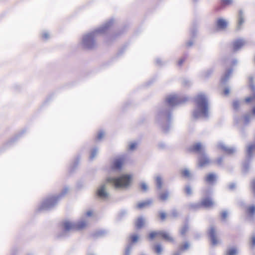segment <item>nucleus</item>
I'll return each instance as SVG.
<instances>
[{"instance_id": "f8f14e48", "label": "nucleus", "mask_w": 255, "mask_h": 255, "mask_svg": "<svg viewBox=\"0 0 255 255\" xmlns=\"http://www.w3.org/2000/svg\"><path fill=\"white\" fill-rule=\"evenodd\" d=\"M246 213L249 218L253 220L255 217V205H252L246 208Z\"/></svg>"}, {"instance_id": "f704fd0d", "label": "nucleus", "mask_w": 255, "mask_h": 255, "mask_svg": "<svg viewBox=\"0 0 255 255\" xmlns=\"http://www.w3.org/2000/svg\"><path fill=\"white\" fill-rule=\"evenodd\" d=\"M188 230V226L187 224L184 225L180 230V234L182 236L184 235Z\"/></svg>"}, {"instance_id": "ea45409f", "label": "nucleus", "mask_w": 255, "mask_h": 255, "mask_svg": "<svg viewBox=\"0 0 255 255\" xmlns=\"http://www.w3.org/2000/svg\"><path fill=\"white\" fill-rule=\"evenodd\" d=\"M79 161L80 159L78 157L75 160L72 165V170H74L78 165L79 163Z\"/></svg>"}, {"instance_id": "423d86ee", "label": "nucleus", "mask_w": 255, "mask_h": 255, "mask_svg": "<svg viewBox=\"0 0 255 255\" xmlns=\"http://www.w3.org/2000/svg\"><path fill=\"white\" fill-rule=\"evenodd\" d=\"M126 157L122 155L121 157L116 158L112 165V170L115 171H120L122 170L123 165L125 161Z\"/></svg>"}, {"instance_id": "473e14b6", "label": "nucleus", "mask_w": 255, "mask_h": 255, "mask_svg": "<svg viewBox=\"0 0 255 255\" xmlns=\"http://www.w3.org/2000/svg\"><path fill=\"white\" fill-rule=\"evenodd\" d=\"M249 169H250L249 163L246 162L245 163H244L243 164V169H242L243 172L244 173H247L248 172V171L249 170Z\"/></svg>"}, {"instance_id": "5fc2aeb1", "label": "nucleus", "mask_w": 255, "mask_h": 255, "mask_svg": "<svg viewBox=\"0 0 255 255\" xmlns=\"http://www.w3.org/2000/svg\"><path fill=\"white\" fill-rule=\"evenodd\" d=\"M158 146L161 148H164L166 146V145L163 142H160L158 144Z\"/></svg>"}, {"instance_id": "a878e982", "label": "nucleus", "mask_w": 255, "mask_h": 255, "mask_svg": "<svg viewBox=\"0 0 255 255\" xmlns=\"http://www.w3.org/2000/svg\"><path fill=\"white\" fill-rule=\"evenodd\" d=\"M98 153V149L97 147L92 148L90 153V159L93 160Z\"/></svg>"}, {"instance_id": "f3484780", "label": "nucleus", "mask_w": 255, "mask_h": 255, "mask_svg": "<svg viewBox=\"0 0 255 255\" xmlns=\"http://www.w3.org/2000/svg\"><path fill=\"white\" fill-rule=\"evenodd\" d=\"M228 25L227 21L223 19L219 18L216 22V26L218 29H225Z\"/></svg>"}, {"instance_id": "cd10ccee", "label": "nucleus", "mask_w": 255, "mask_h": 255, "mask_svg": "<svg viewBox=\"0 0 255 255\" xmlns=\"http://www.w3.org/2000/svg\"><path fill=\"white\" fill-rule=\"evenodd\" d=\"M181 173L183 176L186 178H189L191 176L190 170L187 168H185L182 170Z\"/></svg>"}, {"instance_id": "c85d7f7f", "label": "nucleus", "mask_w": 255, "mask_h": 255, "mask_svg": "<svg viewBox=\"0 0 255 255\" xmlns=\"http://www.w3.org/2000/svg\"><path fill=\"white\" fill-rule=\"evenodd\" d=\"M232 0H220V5L221 7H225L231 4Z\"/></svg>"}, {"instance_id": "6e6d98bb", "label": "nucleus", "mask_w": 255, "mask_h": 255, "mask_svg": "<svg viewBox=\"0 0 255 255\" xmlns=\"http://www.w3.org/2000/svg\"><path fill=\"white\" fill-rule=\"evenodd\" d=\"M185 58H182L178 61V65L181 66L183 63L185 61Z\"/></svg>"}, {"instance_id": "bb28decb", "label": "nucleus", "mask_w": 255, "mask_h": 255, "mask_svg": "<svg viewBox=\"0 0 255 255\" xmlns=\"http://www.w3.org/2000/svg\"><path fill=\"white\" fill-rule=\"evenodd\" d=\"M189 207L191 209L196 210L201 208V204L200 202L190 203L189 204Z\"/></svg>"}, {"instance_id": "de8ad7c7", "label": "nucleus", "mask_w": 255, "mask_h": 255, "mask_svg": "<svg viewBox=\"0 0 255 255\" xmlns=\"http://www.w3.org/2000/svg\"><path fill=\"white\" fill-rule=\"evenodd\" d=\"M228 217V212L224 211L221 213V218L222 219H225Z\"/></svg>"}, {"instance_id": "aec40b11", "label": "nucleus", "mask_w": 255, "mask_h": 255, "mask_svg": "<svg viewBox=\"0 0 255 255\" xmlns=\"http://www.w3.org/2000/svg\"><path fill=\"white\" fill-rule=\"evenodd\" d=\"M255 151V143L249 145L247 149V156L248 159H250L253 156V153Z\"/></svg>"}, {"instance_id": "c9c22d12", "label": "nucleus", "mask_w": 255, "mask_h": 255, "mask_svg": "<svg viewBox=\"0 0 255 255\" xmlns=\"http://www.w3.org/2000/svg\"><path fill=\"white\" fill-rule=\"evenodd\" d=\"M159 231H154L149 233L148 238L150 240H153L155 237L159 236Z\"/></svg>"}, {"instance_id": "4be33fe9", "label": "nucleus", "mask_w": 255, "mask_h": 255, "mask_svg": "<svg viewBox=\"0 0 255 255\" xmlns=\"http://www.w3.org/2000/svg\"><path fill=\"white\" fill-rule=\"evenodd\" d=\"M244 42L242 40H236L233 44L234 50H237L241 48L244 45Z\"/></svg>"}, {"instance_id": "a18cd8bd", "label": "nucleus", "mask_w": 255, "mask_h": 255, "mask_svg": "<svg viewBox=\"0 0 255 255\" xmlns=\"http://www.w3.org/2000/svg\"><path fill=\"white\" fill-rule=\"evenodd\" d=\"M159 215L160 219L162 220H164L165 219L166 217V214L164 212H159Z\"/></svg>"}, {"instance_id": "412c9836", "label": "nucleus", "mask_w": 255, "mask_h": 255, "mask_svg": "<svg viewBox=\"0 0 255 255\" xmlns=\"http://www.w3.org/2000/svg\"><path fill=\"white\" fill-rule=\"evenodd\" d=\"M217 178V176L216 174L211 173L206 176L205 181L209 183H212L216 180Z\"/></svg>"}, {"instance_id": "bf43d9fd", "label": "nucleus", "mask_w": 255, "mask_h": 255, "mask_svg": "<svg viewBox=\"0 0 255 255\" xmlns=\"http://www.w3.org/2000/svg\"><path fill=\"white\" fill-rule=\"evenodd\" d=\"M48 34H44L43 35V37H44L45 38H47L48 37Z\"/></svg>"}, {"instance_id": "37998d69", "label": "nucleus", "mask_w": 255, "mask_h": 255, "mask_svg": "<svg viewBox=\"0 0 255 255\" xmlns=\"http://www.w3.org/2000/svg\"><path fill=\"white\" fill-rule=\"evenodd\" d=\"M251 188L254 196H255V179L251 182Z\"/></svg>"}, {"instance_id": "9b49d317", "label": "nucleus", "mask_w": 255, "mask_h": 255, "mask_svg": "<svg viewBox=\"0 0 255 255\" xmlns=\"http://www.w3.org/2000/svg\"><path fill=\"white\" fill-rule=\"evenodd\" d=\"M208 234L211 239L212 244L213 245H216L218 243V241L216 237V231L214 227H210L208 231Z\"/></svg>"}, {"instance_id": "f257e3e1", "label": "nucleus", "mask_w": 255, "mask_h": 255, "mask_svg": "<svg viewBox=\"0 0 255 255\" xmlns=\"http://www.w3.org/2000/svg\"><path fill=\"white\" fill-rule=\"evenodd\" d=\"M188 100V97H168L164 105L157 110L154 122L163 132L167 133L172 127V111L174 109L184 104Z\"/></svg>"}, {"instance_id": "6ab92c4d", "label": "nucleus", "mask_w": 255, "mask_h": 255, "mask_svg": "<svg viewBox=\"0 0 255 255\" xmlns=\"http://www.w3.org/2000/svg\"><path fill=\"white\" fill-rule=\"evenodd\" d=\"M146 220L143 217H138L135 221V226L137 229H141L145 225Z\"/></svg>"}, {"instance_id": "9d476101", "label": "nucleus", "mask_w": 255, "mask_h": 255, "mask_svg": "<svg viewBox=\"0 0 255 255\" xmlns=\"http://www.w3.org/2000/svg\"><path fill=\"white\" fill-rule=\"evenodd\" d=\"M210 163V160L205 152L199 155L198 157V166L199 167H204Z\"/></svg>"}, {"instance_id": "1a4fd4ad", "label": "nucleus", "mask_w": 255, "mask_h": 255, "mask_svg": "<svg viewBox=\"0 0 255 255\" xmlns=\"http://www.w3.org/2000/svg\"><path fill=\"white\" fill-rule=\"evenodd\" d=\"M190 150L200 155L205 152V146L201 142L196 143L190 147Z\"/></svg>"}, {"instance_id": "603ef678", "label": "nucleus", "mask_w": 255, "mask_h": 255, "mask_svg": "<svg viewBox=\"0 0 255 255\" xmlns=\"http://www.w3.org/2000/svg\"><path fill=\"white\" fill-rule=\"evenodd\" d=\"M223 94L225 95H227L230 94V89L228 88H226L223 91Z\"/></svg>"}, {"instance_id": "6e6552de", "label": "nucleus", "mask_w": 255, "mask_h": 255, "mask_svg": "<svg viewBox=\"0 0 255 255\" xmlns=\"http://www.w3.org/2000/svg\"><path fill=\"white\" fill-rule=\"evenodd\" d=\"M83 43L86 48H92L95 44V39L92 34H87L83 39Z\"/></svg>"}, {"instance_id": "680f3d73", "label": "nucleus", "mask_w": 255, "mask_h": 255, "mask_svg": "<svg viewBox=\"0 0 255 255\" xmlns=\"http://www.w3.org/2000/svg\"><path fill=\"white\" fill-rule=\"evenodd\" d=\"M219 9V8H216V10H218Z\"/></svg>"}, {"instance_id": "0eeeda50", "label": "nucleus", "mask_w": 255, "mask_h": 255, "mask_svg": "<svg viewBox=\"0 0 255 255\" xmlns=\"http://www.w3.org/2000/svg\"><path fill=\"white\" fill-rule=\"evenodd\" d=\"M252 102L253 104H255V97H249L245 100H236L233 103V107L234 110H238L240 107L245 103H249Z\"/></svg>"}, {"instance_id": "2eb2a0df", "label": "nucleus", "mask_w": 255, "mask_h": 255, "mask_svg": "<svg viewBox=\"0 0 255 255\" xmlns=\"http://www.w3.org/2000/svg\"><path fill=\"white\" fill-rule=\"evenodd\" d=\"M239 253V250L236 247H228L224 253V255H238Z\"/></svg>"}, {"instance_id": "4468645a", "label": "nucleus", "mask_w": 255, "mask_h": 255, "mask_svg": "<svg viewBox=\"0 0 255 255\" xmlns=\"http://www.w3.org/2000/svg\"><path fill=\"white\" fill-rule=\"evenodd\" d=\"M254 116L255 117V107L253 109L252 113H248L244 115L243 117L244 123L245 125L248 124Z\"/></svg>"}, {"instance_id": "3c124183", "label": "nucleus", "mask_w": 255, "mask_h": 255, "mask_svg": "<svg viewBox=\"0 0 255 255\" xmlns=\"http://www.w3.org/2000/svg\"><path fill=\"white\" fill-rule=\"evenodd\" d=\"M251 244L253 246H255V235H253L251 238Z\"/></svg>"}, {"instance_id": "49530a36", "label": "nucleus", "mask_w": 255, "mask_h": 255, "mask_svg": "<svg viewBox=\"0 0 255 255\" xmlns=\"http://www.w3.org/2000/svg\"><path fill=\"white\" fill-rule=\"evenodd\" d=\"M243 22H244V18L242 15V14L241 13L240 15L239 18V20H238L239 26H241L243 24Z\"/></svg>"}, {"instance_id": "5701e85b", "label": "nucleus", "mask_w": 255, "mask_h": 255, "mask_svg": "<svg viewBox=\"0 0 255 255\" xmlns=\"http://www.w3.org/2000/svg\"><path fill=\"white\" fill-rule=\"evenodd\" d=\"M155 184L156 188L160 190L162 187L163 179L160 176H157L155 177Z\"/></svg>"}, {"instance_id": "8fccbe9b", "label": "nucleus", "mask_w": 255, "mask_h": 255, "mask_svg": "<svg viewBox=\"0 0 255 255\" xmlns=\"http://www.w3.org/2000/svg\"><path fill=\"white\" fill-rule=\"evenodd\" d=\"M228 187L229 189L233 190L236 188V184L234 183H231L229 184Z\"/></svg>"}, {"instance_id": "a19ab883", "label": "nucleus", "mask_w": 255, "mask_h": 255, "mask_svg": "<svg viewBox=\"0 0 255 255\" xmlns=\"http://www.w3.org/2000/svg\"><path fill=\"white\" fill-rule=\"evenodd\" d=\"M189 247V244L188 242H186L183 245L180 247V250L184 251L187 250Z\"/></svg>"}, {"instance_id": "4c0bfd02", "label": "nucleus", "mask_w": 255, "mask_h": 255, "mask_svg": "<svg viewBox=\"0 0 255 255\" xmlns=\"http://www.w3.org/2000/svg\"><path fill=\"white\" fill-rule=\"evenodd\" d=\"M128 214V211L126 209H122L119 213V216L121 219Z\"/></svg>"}, {"instance_id": "a211bd4d", "label": "nucleus", "mask_w": 255, "mask_h": 255, "mask_svg": "<svg viewBox=\"0 0 255 255\" xmlns=\"http://www.w3.org/2000/svg\"><path fill=\"white\" fill-rule=\"evenodd\" d=\"M159 236H160L163 239L168 242H173L174 240L170 234L165 231H159Z\"/></svg>"}, {"instance_id": "4d7b16f0", "label": "nucleus", "mask_w": 255, "mask_h": 255, "mask_svg": "<svg viewBox=\"0 0 255 255\" xmlns=\"http://www.w3.org/2000/svg\"><path fill=\"white\" fill-rule=\"evenodd\" d=\"M86 215L88 217H91L92 215V212L91 211H88L86 212Z\"/></svg>"}, {"instance_id": "2f4dec72", "label": "nucleus", "mask_w": 255, "mask_h": 255, "mask_svg": "<svg viewBox=\"0 0 255 255\" xmlns=\"http://www.w3.org/2000/svg\"><path fill=\"white\" fill-rule=\"evenodd\" d=\"M137 146V143L135 142H130L128 146V150L129 151H133Z\"/></svg>"}, {"instance_id": "ddd939ff", "label": "nucleus", "mask_w": 255, "mask_h": 255, "mask_svg": "<svg viewBox=\"0 0 255 255\" xmlns=\"http://www.w3.org/2000/svg\"><path fill=\"white\" fill-rule=\"evenodd\" d=\"M218 147L228 154L233 153L236 151L235 147H228L226 146L225 144L222 142H220L218 144Z\"/></svg>"}, {"instance_id": "c756f323", "label": "nucleus", "mask_w": 255, "mask_h": 255, "mask_svg": "<svg viewBox=\"0 0 255 255\" xmlns=\"http://www.w3.org/2000/svg\"><path fill=\"white\" fill-rule=\"evenodd\" d=\"M132 249L131 244H129L126 248L124 255H130Z\"/></svg>"}, {"instance_id": "393cba45", "label": "nucleus", "mask_w": 255, "mask_h": 255, "mask_svg": "<svg viewBox=\"0 0 255 255\" xmlns=\"http://www.w3.org/2000/svg\"><path fill=\"white\" fill-rule=\"evenodd\" d=\"M152 203V201L151 200H148L144 202H142L138 203L136 205V208L138 209H142L149 204H150Z\"/></svg>"}, {"instance_id": "58836bf2", "label": "nucleus", "mask_w": 255, "mask_h": 255, "mask_svg": "<svg viewBox=\"0 0 255 255\" xmlns=\"http://www.w3.org/2000/svg\"><path fill=\"white\" fill-rule=\"evenodd\" d=\"M141 190L144 191H146L148 190V186L145 182H141L140 184Z\"/></svg>"}, {"instance_id": "e433bc0d", "label": "nucleus", "mask_w": 255, "mask_h": 255, "mask_svg": "<svg viewBox=\"0 0 255 255\" xmlns=\"http://www.w3.org/2000/svg\"><path fill=\"white\" fill-rule=\"evenodd\" d=\"M185 192L188 195H191L192 194V190L189 185H186L185 187Z\"/></svg>"}, {"instance_id": "7ed1b4c3", "label": "nucleus", "mask_w": 255, "mask_h": 255, "mask_svg": "<svg viewBox=\"0 0 255 255\" xmlns=\"http://www.w3.org/2000/svg\"><path fill=\"white\" fill-rule=\"evenodd\" d=\"M193 117L196 119L207 120L210 116V102L207 97H195Z\"/></svg>"}, {"instance_id": "7c9ffc66", "label": "nucleus", "mask_w": 255, "mask_h": 255, "mask_svg": "<svg viewBox=\"0 0 255 255\" xmlns=\"http://www.w3.org/2000/svg\"><path fill=\"white\" fill-rule=\"evenodd\" d=\"M154 249L155 252H156V253L157 255H160L161 254L163 249L160 245L157 244V245H155L154 247Z\"/></svg>"}, {"instance_id": "b1692460", "label": "nucleus", "mask_w": 255, "mask_h": 255, "mask_svg": "<svg viewBox=\"0 0 255 255\" xmlns=\"http://www.w3.org/2000/svg\"><path fill=\"white\" fill-rule=\"evenodd\" d=\"M169 193L166 191L163 192H160L158 195L159 199L161 201L167 200L169 197Z\"/></svg>"}, {"instance_id": "79ce46f5", "label": "nucleus", "mask_w": 255, "mask_h": 255, "mask_svg": "<svg viewBox=\"0 0 255 255\" xmlns=\"http://www.w3.org/2000/svg\"><path fill=\"white\" fill-rule=\"evenodd\" d=\"M171 216L173 218H176L178 216V212L176 209H173L171 211Z\"/></svg>"}, {"instance_id": "052dcab7", "label": "nucleus", "mask_w": 255, "mask_h": 255, "mask_svg": "<svg viewBox=\"0 0 255 255\" xmlns=\"http://www.w3.org/2000/svg\"><path fill=\"white\" fill-rule=\"evenodd\" d=\"M174 255H180V254L179 252H177V253H175Z\"/></svg>"}, {"instance_id": "39448f33", "label": "nucleus", "mask_w": 255, "mask_h": 255, "mask_svg": "<svg viewBox=\"0 0 255 255\" xmlns=\"http://www.w3.org/2000/svg\"><path fill=\"white\" fill-rule=\"evenodd\" d=\"M88 224V221L85 218L82 219L78 222L75 223L69 221H65L63 223V230L59 233L58 237L61 238H65L69 235L70 232L76 230H81Z\"/></svg>"}, {"instance_id": "20e7f679", "label": "nucleus", "mask_w": 255, "mask_h": 255, "mask_svg": "<svg viewBox=\"0 0 255 255\" xmlns=\"http://www.w3.org/2000/svg\"><path fill=\"white\" fill-rule=\"evenodd\" d=\"M69 191L68 187H65L61 192L56 195L48 196L42 201L38 208L39 211H49L53 209L60 200Z\"/></svg>"}, {"instance_id": "f03ea898", "label": "nucleus", "mask_w": 255, "mask_h": 255, "mask_svg": "<svg viewBox=\"0 0 255 255\" xmlns=\"http://www.w3.org/2000/svg\"><path fill=\"white\" fill-rule=\"evenodd\" d=\"M132 179V176L128 174H122L117 177H108L97 188L96 195L102 201L108 200L110 197V194L108 191L109 184L116 189L125 190L130 186Z\"/></svg>"}, {"instance_id": "09e8293b", "label": "nucleus", "mask_w": 255, "mask_h": 255, "mask_svg": "<svg viewBox=\"0 0 255 255\" xmlns=\"http://www.w3.org/2000/svg\"><path fill=\"white\" fill-rule=\"evenodd\" d=\"M223 161V158L222 157H220L218 158V159L216 160L217 164L218 165L221 166L222 165Z\"/></svg>"}, {"instance_id": "72a5a7b5", "label": "nucleus", "mask_w": 255, "mask_h": 255, "mask_svg": "<svg viewBox=\"0 0 255 255\" xmlns=\"http://www.w3.org/2000/svg\"><path fill=\"white\" fill-rule=\"evenodd\" d=\"M105 133L103 130L100 131L96 136V140L98 141L101 140L104 137Z\"/></svg>"}, {"instance_id": "13d9d810", "label": "nucleus", "mask_w": 255, "mask_h": 255, "mask_svg": "<svg viewBox=\"0 0 255 255\" xmlns=\"http://www.w3.org/2000/svg\"><path fill=\"white\" fill-rule=\"evenodd\" d=\"M17 252V249H13L11 251V255H16Z\"/></svg>"}, {"instance_id": "dca6fc26", "label": "nucleus", "mask_w": 255, "mask_h": 255, "mask_svg": "<svg viewBox=\"0 0 255 255\" xmlns=\"http://www.w3.org/2000/svg\"><path fill=\"white\" fill-rule=\"evenodd\" d=\"M201 207L209 208L214 205V203L211 198L207 197L203 198L200 202Z\"/></svg>"}, {"instance_id": "864d4df0", "label": "nucleus", "mask_w": 255, "mask_h": 255, "mask_svg": "<svg viewBox=\"0 0 255 255\" xmlns=\"http://www.w3.org/2000/svg\"><path fill=\"white\" fill-rule=\"evenodd\" d=\"M105 231H98L97 233V235L98 236H102L105 234Z\"/></svg>"}, {"instance_id": "c03bdc74", "label": "nucleus", "mask_w": 255, "mask_h": 255, "mask_svg": "<svg viewBox=\"0 0 255 255\" xmlns=\"http://www.w3.org/2000/svg\"><path fill=\"white\" fill-rule=\"evenodd\" d=\"M138 236L137 235H134L131 237V241L132 243H135L138 241Z\"/></svg>"}]
</instances>
